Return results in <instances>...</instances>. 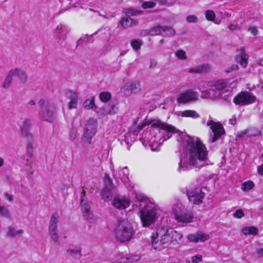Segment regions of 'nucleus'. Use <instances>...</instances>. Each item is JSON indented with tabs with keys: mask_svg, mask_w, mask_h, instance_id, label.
Here are the masks:
<instances>
[{
	"mask_svg": "<svg viewBox=\"0 0 263 263\" xmlns=\"http://www.w3.org/2000/svg\"><path fill=\"white\" fill-rule=\"evenodd\" d=\"M177 141L181 147L179 172L194 167L200 168L208 164L209 151L200 138L182 133L178 136Z\"/></svg>",
	"mask_w": 263,
	"mask_h": 263,
	"instance_id": "nucleus-1",
	"label": "nucleus"
},
{
	"mask_svg": "<svg viewBox=\"0 0 263 263\" xmlns=\"http://www.w3.org/2000/svg\"><path fill=\"white\" fill-rule=\"evenodd\" d=\"M150 125L149 131L144 133L142 138L154 151H159L164 141L170 138L173 134L179 133L174 126L160 120H153Z\"/></svg>",
	"mask_w": 263,
	"mask_h": 263,
	"instance_id": "nucleus-2",
	"label": "nucleus"
},
{
	"mask_svg": "<svg viewBox=\"0 0 263 263\" xmlns=\"http://www.w3.org/2000/svg\"><path fill=\"white\" fill-rule=\"evenodd\" d=\"M237 80L223 79L215 81H200L197 88L201 92L203 98L215 100L221 99L226 96L230 89L236 87Z\"/></svg>",
	"mask_w": 263,
	"mask_h": 263,
	"instance_id": "nucleus-3",
	"label": "nucleus"
},
{
	"mask_svg": "<svg viewBox=\"0 0 263 263\" xmlns=\"http://www.w3.org/2000/svg\"><path fill=\"white\" fill-rule=\"evenodd\" d=\"M183 235L173 229H158L151 236L152 246L159 251L167 248L171 243H180Z\"/></svg>",
	"mask_w": 263,
	"mask_h": 263,
	"instance_id": "nucleus-4",
	"label": "nucleus"
},
{
	"mask_svg": "<svg viewBox=\"0 0 263 263\" xmlns=\"http://www.w3.org/2000/svg\"><path fill=\"white\" fill-rule=\"evenodd\" d=\"M111 230L115 239L120 243L131 240L136 232L133 224L125 219L118 220Z\"/></svg>",
	"mask_w": 263,
	"mask_h": 263,
	"instance_id": "nucleus-5",
	"label": "nucleus"
},
{
	"mask_svg": "<svg viewBox=\"0 0 263 263\" xmlns=\"http://www.w3.org/2000/svg\"><path fill=\"white\" fill-rule=\"evenodd\" d=\"M138 205L139 207L140 218L143 227L149 226L158 218L157 214L159 209L154 202L144 199L139 201Z\"/></svg>",
	"mask_w": 263,
	"mask_h": 263,
	"instance_id": "nucleus-6",
	"label": "nucleus"
},
{
	"mask_svg": "<svg viewBox=\"0 0 263 263\" xmlns=\"http://www.w3.org/2000/svg\"><path fill=\"white\" fill-rule=\"evenodd\" d=\"M172 215L177 222L182 224L190 223L193 219L192 211L179 201L173 205Z\"/></svg>",
	"mask_w": 263,
	"mask_h": 263,
	"instance_id": "nucleus-7",
	"label": "nucleus"
},
{
	"mask_svg": "<svg viewBox=\"0 0 263 263\" xmlns=\"http://www.w3.org/2000/svg\"><path fill=\"white\" fill-rule=\"evenodd\" d=\"M38 105L40 107L39 117L42 120L50 123L55 121L57 108L54 104L45 101L44 99H40L38 102Z\"/></svg>",
	"mask_w": 263,
	"mask_h": 263,
	"instance_id": "nucleus-8",
	"label": "nucleus"
},
{
	"mask_svg": "<svg viewBox=\"0 0 263 263\" xmlns=\"http://www.w3.org/2000/svg\"><path fill=\"white\" fill-rule=\"evenodd\" d=\"M97 121L93 118H90L87 121L84 133L82 136V141L88 144H91V140L97 133Z\"/></svg>",
	"mask_w": 263,
	"mask_h": 263,
	"instance_id": "nucleus-9",
	"label": "nucleus"
},
{
	"mask_svg": "<svg viewBox=\"0 0 263 263\" xmlns=\"http://www.w3.org/2000/svg\"><path fill=\"white\" fill-rule=\"evenodd\" d=\"M205 190V188L200 187L187 189V195L190 202L194 204L202 203L205 195L204 190Z\"/></svg>",
	"mask_w": 263,
	"mask_h": 263,
	"instance_id": "nucleus-10",
	"label": "nucleus"
},
{
	"mask_svg": "<svg viewBox=\"0 0 263 263\" xmlns=\"http://www.w3.org/2000/svg\"><path fill=\"white\" fill-rule=\"evenodd\" d=\"M206 124L210 126L213 134V135L211 136L209 140L210 142H215L222 135L224 134V129L222 125L220 123L212 120L210 117Z\"/></svg>",
	"mask_w": 263,
	"mask_h": 263,
	"instance_id": "nucleus-11",
	"label": "nucleus"
},
{
	"mask_svg": "<svg viewBox=\"0 0 263 263\" xmlns=\"http://www.w3.org/2000/svg\"><path fill=\"white\" fill-rule=\"evenodd\" d=\"M256 97L252 93L248 91H241L236 96L233 100L236 105H247L255 102Z\"/></svg>",
	"mask_w": 263,
	"mask_h": 263,
	"instance_id": "nucleus-12",
	"label": "nucleus"
},
{
	"mask_svg": "<svg viewBox=\"0 0 263 263\" xmlns=\"http://www.w3.org/2000/svg\"><path fill=\"white\" fill-rule=\"evenodd\" d=\"M110 34V29L108 28L105 27L101 28L98 31L92 34L91 36L98 34L101 39H107V43L104 45V48L106 51H109L116 46V40L115 39H111Z\"/></svg>",
	"mask_w": 263,
	"mask_h": 263,
	"instance_id": "nucleus-13",
	"label": "nucleus"
},
{
	"mask_svg": "<svg viewBox=\"0 0 263 263\" xmlns=\"http://www.w3.org/2000/svg\"><path fill=\"white\" fill-rule=\"evenodd\" d=\"M198 99V93L193 89H187L180 93L177 98V102L179 104H186L197 101Z\"/></svg>",
	"mask_w": 263,
	"mask_h": 263,
	"instance_id": "nucleus-14",
	"label": "nucleus"
},
{
	"mask_svg": "<svg viewBox=\"0 0 263 263\" xmlns=\"http://www.w3.org/2000/svg\"><path fill=\"white\" fill-rule=\"evenodd\" d=\"M126 16L122 18L121 21V25L124 28H127L136 26L138 24V21L132 18L131 16L136 15L140 13V11L133 9H127L125 10Z\"/></svg>",
	"mask_w": 263,
	"mask_h": 263,
	"instance_id": "nucleus-15",
	"label": "nucleus"
},
{
	"mask_svg": "<svg viewBox=\"0 0 263 263\" xmlns=\"http://www.w3.org/2000/svg\"><path fill=\"white\" fill-rule=\"evenodd\" d=\"M148 33L152 35L161 34L165 36H171L175 34V31L172 27L158 24L151 29Z\"/></svg>",
	"mask_w": 263,
	"mask_h": 263,
	"instance_id": "nucleus-16",
	"label": "nucleus"
},
{
	"mask_svg": "<svg viewBox=\"0 0 263 263\" xmlns=\"http://www.w3.org/2000/svg\"><path fill=\"white\" fill-rule=\"evenodd\" d=\"M69 32L67 26L64 24H59L53 31V36L57 43L61 44L66 39Z\"/></svg>",
	"mask_w": 263,
	"mask_h": 263,
	"instance_id": "nucleus-17",
	"label": "nucleus"
},
{
	"mask_svg": "<svg viewBox=\"0 0 263 263\" xmlns=\"http://www.w3.org/2000/svg\"><path fill=\"white\" fill-rule=\"evenodd\" d=\"M81 205L82 207V210L84 213V216L85 217L87 221L90 223L95 222V216L90 211V206L86 198L84 191L81 193Z\"/></svg>",
	"mask_w": 263,
	"mask_h": 263,
	"instance_id": "nucleus-18",
	"label": "nucleus"
},
{
	"mask_svg": "<svg viewBox=\"0 0 263 263\" xmlns=\"http://www.w3.org/2000/svg\"><path fill=\"white\" fill-rule=\"evenodd\" d=\"M130 203V199L129 198L118 195L114 197L112 205L114 208L119 210H124L127 208Z\"/></svg>",
	"mask_w": 263,
	"mask_h": 263,
	"instance_id": "nucleus-19",
	"label": "nucleus"
},
{
	"mask_svg": "<svg viewBox=\"0 0 263 263\" xmlns=\"http://www.w3.org/2000/svg\"><path fill=\"white\" fill-rule=\"evenodd\" d=\"M58 216L55 215H52L49 225L48 231L52 240L57 242L59 240V235L57 233V223Z\"/></svg>",
	"mask_w": 263,
	"mask_h": 263,
	"instance_id": "nucleus-20",
	"label": "nucleus"
},
{
	"mask_svg": "<svg viewBox=\"0 0 263 263\" xmlns=\"http://www.w3.org/2000/svg\"><path fill=\"white\" fill-rule=\"evenodd\" d=\"M141 89L140 84L138 82H130L126 83L121 88L120 92L125 95H129L130 93H135Z\"/></svg>",
	"mask_w": 263,
	"mask_h": 263,
	"instance_id": "nucleus-21",
	"label": "nucleus"
},
{
	"mask_svg": "<svg viewBox=\"0 0 263 263\" xmlns=\"http://www.w3.org/2000/svg\"><path fill=\"white\" fill-rule=\"evenodd\" d=\"M189 241L194 243L204 242L210 239V236L201 231H198L194 234H190L186 236Z\"/></svg>",
	"mask_w": 263,
	"mask_h": 263,
	"instance_id": "nucleus-22",
	"label": "nucleus"
},
{
	"mask_svg": "<svg viewBox=\"0 0 263 263\" xmlns=\"http://www.w3.org/2000/svg\"><path fill=\"white\" fill-rule=\"evenodd\" d=\"M128 175L129 171L126 166L119 170L118 173H114V177L115 180L117 181L118 180H121L126 185H130L129 184Z\"/></svg>",
	"mask_w": 263,
	"mask_h": 263,
	"instance_id": "nucleus-23",
	"label": "nucleus"
},
{
	"mask_svg": "<svg viewBox=\"0 0 263 263\" xmlns=\"http://www.w3.org/2000/svg\"><path fill=\"white\" fill-rule=\"evenodd\" d=\"M116 113V109L114 104L105 105L97 111L98 116L101 117L108 115L115 114Z\"/></svg>",
	"mask_w": 263,
	"mask_h": 263,
	"instance_id": "nucleus-24",
	"label": "nucleus"
},
{
	"mask_svg": "<svg viewBox=\"0 0 263 263\" xmlns=\"http://www.w3.org/2000/svg\"><path fill=\"white\" fill-rule=\"evenodd\" d=\"M31 126V121L29 119H25L21 126V132L22 136L28 138H31L32 134L30 132V128Z\"/></svg>",
	"mask_w": 263,
	"mask_h": 263,
	"instance_id": "nucleus-25",
	"label": "nucleus"
},
{
	"mask_svg": "<svg viewBox=\"0 0 263 263\" xmlns=\"http://www.w3.org/2000/svg\"><path fill=\"white\" fill-rule=\"evenodd\" d=\"M237 61L241 66L246 68L248 65V55L245 52V49L243 47L241 48L240 52L236 56Z\"/></svg>",
	"mask_w": 263,
	"mask_h": 263,
	"instance_id": "nucleus-26",
	"label": "nucleus"
},
{
	"mask_svg": "<svg viewBox=\"0 0 263 263\" xmlns=\"http://www.w3.org/2000/svg\"><path fill=\"white\" fill-rule=\"evenodd\" d=\"M209 66L206 64L196 66L188 69L187 71L192 73H201L206 72L209 70Z\"/></svg>",
	"mask_w": 263,
	"mask_h": 263,
	"instance_id": "nucleus-27",
	"label": "nucleus"
},
{
	"mask_svg": "<svg viewBox=\"0 0 263 263\" xmlns=\"http://www.w3.org/2000/svg\"><path fill=\"white\" fill-rule=\"evenodd\" d=\"M67 96L70 99L68 105V108L70 109L76 108L78 102V94L75 92L70 91L67 93Z\"/></svg>",
	"mask_w": 263,
	"mask_h": 263,
	"instance_id": "nucleus-28",
	"label": "nucleus"
},
{
	"mask_svg": "<svg viewBox=\"0 0 263 263\" xmlns=\"http://www.w3.org/2000/svg\"><path fill=\"white\" fill-rule=\"evenodd\" d=\"M7 75L12 78V79L15 76L18 77L20 79H23L25 77L24 71L18 68H15L11 69L9 70Z\"/></svg>",
	"mask_w": 263,
	"mask_h": 263,
	"instance_id": "nucleus-29",
	"label": "nucleus"
},
{
	"mask_svg": "<svg viewBox=\"0 0 263 263\" xmlns=\"http://www.w3.org/2000/svg\"><path fill=\"white\" fill-rule=\"evenodd\" d=\"M82 248L81 247H77L75 248L69 249L67 250V253L68 255L72 257L79 259L82 256L81 253Z\"/></svg>",
	"mask_w": 263,
	"mask_h": 263,
	"instance_id": "nucleus-30",
	"label": "nucleus"
},
{
	"mask_svg": "<svg viewBox=\"0 0 263 263\" xmlns=\"http://www.w3.org/2000/svg\"><path fill=\"white\" fill-rule=\"evenodd\" d=\"M113 189L104 187L101 191L102 199L105 201H109L111 199Z\"/></svg>",
	"mask_w": 263,
	"mask_h": 263,
	"instance_id": "nucleus-31",
	"label": "nucleus"
},
{
	"mask_svg": "<svg viewBox=\"0 0 263 263\" xmlns=\"http://www.w3.org/2000/svg\"><path fill=\"white\" fill-rule=\"evenodd\" d=\"M135 139L134 135L131 133H128L125 135L124 139L121 140V143L122 145L125 144L128 146L134 141Z\"/></svg>",
	"mask_w": 263,
	"mask_h": 263,
	"instance_id": "nucleus-32",
	"label": "nucleus"
},
{
	"mask_svg": "<svg viewBox=\"0 0 263 263\" xmlns=\"http://www.w3.org/2000/svg\"><path fill=\"white\" fill-rule=\"evenodd\" d=\"M23 233L22 230L16 229L14 227H10L7 233L8 236L15 237L21 235Z\"/></svg>",
	"mask_w": 263,
	"mask_h": 263,
	"instance_id": "nucleus-33",
	"label": "nucleus"
},
{
	"mask_svg": "<svg viewBox=\"0 0 263 263\" xmlns=\"http://www.w3.org/2000/svg\"><path fill=\"white\" fill-rule=\"evenodd\" d=\"M180 115L183 117H190L194 119L199 117V115L196 111L193 110H186L182 111Z\"/></svg>",
	"mask_w": 263,
	"mask_h": 263,
	"instance_id": "nucleus-34",
	"label": "nucleus"
},
{
	"mask_svg": "<svg viewBox=\"0 0 263 263\" xmlns=\"http://www.w3.org/2000/svg\"><path fill=\"white\" fill-rule=\"evenodd\" d=\"M242 232L243 234L247 235H256L258 233L257 228L254 227H245L242 229Z\"/></svg>",
	"mask_w": 263,
	"mask_h": 263,
	"instance_id": "nucleus-35",
	"label": "nucleus"
},
{
	"mask_svg": "<svg viewBox=\"0 0 263 263\" xmlns=\"http://www.w3.org/2000/svg\"><path fill=\"white\" fill-rule=\"evenodd\" d=\"M254 186L255 184L254 182L251 180H248L242 183L241 185V189L243 192H248L253 189Z\"/></svg>",
	"mask_w": 263,
	"mask_h": 263,
	"instance_id": "nucleus-36",
	"label": "nucleus"
},
{
	"mask_svg": "<svg viewBox=\"0 0 263 263\" xmlns=\"http://www.w3.org/2000/svg\"><path fill=\"white\" fill-rule=\"evenodd\" d=\"M103 180L104 184V187L114 189L112 181L108 174L105 173L104 174L103 177Z\"/></svg>",
	"mask_w": 263,
	"mask_h": 263,
	"instance_id": "nucleus-37",
	"label": "nucleus"
},
{
	"mask_svg": "<svg viewBox=\"0 0 263 263\" xmlns=\"http://www.w3.org/2000/svg\"><path fill=\"white\" fill-rule=\"evenodd\" d=\"M83 106L85 108L87 109H93L94 107L96 108L95 105L94 99L93 98L86 100L84 102Z\"/></svg>",
	"mask_w": 263,
	"mask_h": 263,
	"instance_id": "nucleus-38",
	"label": "nucleus"
},
{
	"mask_svg": "<svg viewBox=\"0 0 263 263\" xmlns=\"http://www.w3.org/2000/svg\"><path fill=\"white\" fill-rule=\"evenodd\" d=\"M100 99L103 102H107L111 99V94L107 91L102 92L99 95Z\"/></svg>",
	"mask_w": 263,
	"mask_h": 263,
	"instance_id": "nucleus-39",
	"label": "nucleus"
},
{
	"mask_svg": "<svg viewBox=\"0 0 263 263\" xmlns=\"http://www.w3.org/2000/svg\"><path fill=\"white\" fill-rule=\"evenodd\" d=\"M215 16V14L213 10H208L205 12V18L209 21H214Z\"/></svg>",
	"mask_w": 263,
	"mask_h": 263,
	"instance_id": "nucleus-40",
	"label": "nucleus"
},
{
	"mask_svg": "<svg viewBox=\"0 0 263 263\" xmlns=\"http://www.w3.org/2000/svg\"><path fill=\"white\" fill-rule=\"evenodd\" d=\"M142 45L141 40H135L131 41V45L135 50H139Z\"/></svg>",
	"mask_w": 263,
	"mask_h": 263,
	"instance_id": "nucleus-41",
	"label": "nucleus"
},
{
	"mask_svg": "<svg viewBox=\"0 0 263 263\" xmlns=\"http://www.w3.org/2000/svg\"><path fill=\"white\" fill-rule=\"evenodd\" d=\"M176 57L179 60H185L187 57L186 55V52L183 50H178L175 52Z\"/></svg>",
	"mask_w": 263,
	"mask_h": 263,
	"instance_id": "nucleus-42",
	"label": "nucleus"
},
{
	"mask_svg": "<svg viewBox=\"0 0 263 263\" xmlns=\"http://www.w3.org/2000/svg\"><path fill=\"white\" fill-rule=\"evenodd\" d=\"M0 215L5 217H9L10 216L8 209L4 205H0Z\"/></svg>",
	"mask_w": 263,
	"mask_h": 263,
	"instance_id": "nucleus-43",
	"label": "nucleus"
},
{
	"mask_svg": "<svg viewBox=\"0 0 263 263\" xmlns=\"http://www.w3.org/2000/svg\"><path fill=\"white\" fill-rule=\"evenodd\" d=\"M12 79L8 75L6 77L3 84V87L5 88H8L12 83Z\"/></svg>",
	"mask_w": 263,
	"mask_h": 263,
	"instance_id": "nucleus-44",
	"label": "nucleus"
},
{
	"mask_svg": "<svg viewBox=\"0 0 263 263\" xmlns=\"http://www.w3.org/2000/svg\"><path fill=\"white\" fill-rule=\"evenodd\" d=\"M156 6V3L154 2H145L142 4V8L143 9H147L153 8Z\"/></svg>",
	"mask_w": 263,
	"mask_h": 263,
	"instance_id": "nucleus-45",
	"label": "nucleus"
},
{
	"mask_svg": "<svg viewBox=\"0 0 263 263\" xmlns=\"http://www.w3.org/2000/svg\"><path fill=\"white\" fill-rule=\"evenodd\" d=\"M186 21L188 23H197L198 21V17L194 15H190L186 17Z\"/></svg>",
	"mask_w": 263,
	"mask_h": 263,
	"instance_id": "nucleus-46",
	"label": "nucleus"
},
{
	"mask_svg": "<svg viewBox=\"0 0 263 263\" xmlns=\"http://www.w3.org/2000/svg\"><path fill=\"white\" fill-rule=\"evenodd\" d=\"M202 258L201 255H197L192 257V261L193 263H199L202 260Z\"/></svg>",
	"mask_w": 263,
	"mask_h": 263,
	"instance_id": "nucleus-47",
	"label": "nucleus"
},
{
	"mask_svg": "<svg viewBox=\"0 0 263 263\" xmlns=\"http://www.w3.org/2000/svg\"><path fill=\"white\" fill-rule=\"evenodd\" d=\"M244 216L243 212L242 210H237L233 214V216L237 218H241Z\"/></svg>",
	"mask_w": 263,
	"mask_h": 263,
	"instance_id": "nucleus-48",
	"label": "nucleus"
},
{
	"mask_svg": "<svg viewBox=\"0 0 263 263\" xmlns=\"http://www.w3.org/2000/svg\"><path fill=\"white\" fill-rule=\"evenodd\" d=\"M248 30L251 32L252 34L253 35H256L258 34V31L257 28L255 26H250Z\"/></svg>",
	"mask_w": 263,
	"mask_h": 263,
	"instance_id": "nucleus-49",
	"label": "nucleus"
},
{
	"mask_svg": "<svg viewBox=\"0 0 263 263\" xmlns=\"http://www.w3.org/2000/svg\"><path fill=\"white\" fill-rule=\"evenodd\" d=\"M238 68V67L237 65H233L231 67H228L226 70V72L227 73H230L234 71H235L237 70Z\"/></svg>",
	"mask_w": 263,
	"mask_h": 263,
	"instance_id": "nucleus-50",
	"label": "nucleus"
},
{
	"mask_svg": "<svg viewBox=\"0 0 263 263\" xmlns=\"http://www.w3.org/2000/svg\"><path fill=\"white\" fill-rule=\"evenodd\" d=\"M257 173L259 175L263 176V164L258 166Z\"/></svg>",
	"mask_w": 263,
	"mask_h": 263,
	"instance_id": "nucleus-51",
	"label": "nucleus"
},
{
	"mask_svg": "<svg viewBox=\"0 0 263 263\" xmlns=\"http://www.w3.org/2000/svg\"><path fill=\"white\" fill-rule=\"evenodd\" d=\"M27 153L30 157H32L33 155V147L31 146L30 148H27Z\"/></svg>",
	"mask_w": 263,
	"mask_h": 263,
	"instance_id": "nucleus-52",
	"label": "nucleus"
},
{
	"mask_svg": "<svg viewBox=\"0 0 263 263\" xmlns=\"http://www.w3.org/2000/svg\"><path fill=\"white\" fill-rule=\"evenodd\" d=\"M5 198L6 199L8 200L9 201H12L13 200V197L12 195L9 194L8 193H6L5 194Z\"/></svg>",
	"mask_w": 263,
	"mask_h": 263,
	"instance_id": "nucleus-53",
	"label": "nucleus"
},
{
	"mask_svg": "<svg viewBox=\"0 0 263 263\" xmlns=\"http://www.w3.org/2000/svg\"><path fill=\"white\" fill-rule=\"evenodd\" d=\"M256 252L258 257L263 256V248H260L256 250Z\"/></svg>",
	"mask_w": 263,
	"mask_h": 263,
	"instance_id": "nucleus-54",
	"label": "nucleus"
},
{
	"mask_svg": "<svg viewBox=\"0 0 263 263\" xmlns=\"http://www.w3.org/2000/svg\"><path fill=\"white\" fill-rule=\"evenodd\" d=\"M88 35L87 34L85 35L84 36L81 37L79 41L78 42L80 43L81 41H84L85 42H88Z\"/></svg>",
	"mask_w": 263,
	"mask_h": 263,
	"instance_id": "nucleus-55",
	"label": "nucleus"
},
{
	"mask_svg": "<svg viewBox=\"0 0 263 263\" xmlns=\"http://www.w3.org/2000/svg\"><path fill=\"white\" fill-rule=\"evenodd\" d=\"M228 27L232 31L235 30L237 28V25H234L232 24H230Z\"/></svg>",
	"mask_w": 263,
	"mask_h": 263,
	"instance_id": "nucleus-56",
	"label": "nucleus"
},
{
	"mask_svg": "<svg viewBox=\"0 0 263 263\" xmlns=\"http://www.w3.org/2000/svg\"><path fill=\"white\" fill-rule=\"evenodd\" d=\"M229 123L232 125H235L236 123V118H231L229 120Z\"/></svg>",
	"mask_w": 263,
	"mask_h": 263,
	"instance_id": "nucleus-57",
	"label": "nucleus"
},
{
	"mask_svg": "<svg viewBox=\"0 0 263 263\" xmlns=\"http://www.w3.org/2000/svg\"><path fill=\"white\" fill-rule=\"evenodd\" d=\"M156 64H157V63L155 61H154V60L151 61L150 67L151 68L155 67L156 66Z\"/></svg>",
	"mask_w": 263,
	"mask_h": 263,
	"instance_id": "nucleus-58",
	"label": "nucleus"
},
{
	"mask_svg": "<svg viewBox=\"0 0 263 263\" xmlns=\"http://www.w3.org/2000/svg\"><path fill=\"white\" fill-rule=\"evenodd\" d=\"M5 164L4 160L3 158L0 157V167H2Z\"/></svg>",
	"mask_w": 263,
	"mask_h": 263,
	"instance_id": "nucleus-59",
	"label": "nucleus"
},
{
	"mask_svg": "<svg viewBox=\"0 0 263 263\" xmlns=\"http://www.w3.org/2000/svg\"><path fill=\"white\" fill-rule=\"evenodd\" d=\"M32 163V161L31 160H29L28 159H27L26 160V165L28 166H30V164H31Z\"/></svg>",
	"mask_w": 263,
	"mask_h": 263,
	"instance_id": "nucleus-60",
	"label": "nucleus"
},
{
	"mask_svg": "<svg viewBox=\"0 0 263 263\" xmlns=\"http://www.w3.org/2000/svg\"><path fill=\"white\" fill-rule=\"evenodd\" d=\"M215 24H220L221 23V20H215L214 19V21H213Z\"/></svg>",
	"mask_w": 263,
	"mask_h": 263,
	"instance_id": "nucleus-61",
	"label": "nucleus"
},
{
	"mask_svg": "<svg viewBox=\"0 0 263 263\" xmlns=\"http://www.w3.org/2000/svg\"><path fill=\"white\" fill-rule=\"evenodd\" d=\"M28 104L30 105H35V102L34 100H31L28 102Z\"/></svg>",
	"mask_w": 263,
	"mask_h": 263,
	"instance_id": "nucleus-62",
	"label": "nucleus"
},
{
	"mask_svg": "<svg viewBox=\"0 0 263 263\" xmlns=\"http://www.w3.org/2000/svg\"><path fill=\"white\" fill-rule=\"evenodd\" d=\"M160 4H166L167 0H157Z\"/></svg>",
	"mask_w": 263,
	"mask_h": 263,
	"instance_id": "nucleus-63",
	"label": "nucleus"
},
{
	"mask_svg": "<svg viewBox=\"0 0 263 263\" xmlns=\"http://www.w3.org/2000/svg\"><path fill=\"white\" fill-rule=\"evenodd\" d=\"M249 132H248V133H247V134L249 136H256L257 135V133L256 134H249Z\"/></svg>",
	"mask_w": 263,
	"mask_h": 263,
	"instance_id": "nucleus-64",
	"label": "nucleus"
}]
</instances>
